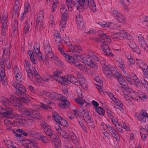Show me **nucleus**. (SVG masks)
Returning a JSON list of instances; mask_svg holds the SVG:
<instances>
[{
  "mask_svg": "<svg viewBox=\"0 0 148 148\" xmlns=\"http://www.w3.org/2000/svg\"><path fill=\"white\" fill-rule=\"evenodd\" d=\"M1 102L2 106L0 107V114H2L5 117L11 119L17 116V114L14 113L12 109L8 106L9 99L2 97Z\"/></svg>",
  "mask_w": 148,
  "mask_h": 148,
  "instance_id": "nucleus-1",
  "label": "nucleus"
},
{
  "mask_svg": "<svg viewBox=\"0 0 148 148\" xmlns=\"http://www.w3.org/2000/svg\"><path fill=\"white\" fill-rule=\"evenodd\" d=\"M12 86L16 89L14 93L20 97L21 102L25 104L28 103L29 99L26 95V90L25 87L20 83L16 82H13Z\"/></svg>",
  "mask_w": 148,
  "mask_h": 148,
  "instance_id": "nucleus-2",
  "label": "nucleus"
},
{
  "mask_svg": "<svg viewBox=\"0 0 148 148\" xmlns=\"http://www.w3.org/2000/svg\"><path fill=\"white\" fill-rule=\"evenodd\" d=\"M61 73V72L60 71H56L52 74V78L62 84L66 85L69 82L68 75L64 76H62L59 75Z\"/></svg>",
  "mask_w": 148,
  "mask_h": 148,
  "instance_id": "nucleus-3",
  "label": "nucleus"
},
{
  "mask_svg": "<svg viewBox=\"0 0 148 148\" xmlns=\"http://www.w3.org/2000/svg\"><path fill=\"white\" fill-rule=\"evenodd\" d=\"M29 110H27L25 108H22L20 109V112L25 115L24 118L25 124H27L28 125H31L32 124L33 121V118L30 116Z\"/></svg>",
  "mask_w": 148,
  "mask_h": 148,
  "instance_id": "nucleus-4",
  "label": "nucleus"
},
{
  "mask_svg": "<svg viewBox=\"0 0 148 148\" xmlns=\"http://www.w3.org/2000/svg\"><path fill=\"white\" fill-rule=\"evenodd\" d=\"M103 70L104 74L106 76L108 79H110L112 75L114 76L117 71L115 67H109L106 65L103 66Z\"/></svg>",
  "mask_w": 148,
  "mask_h": 148,
  "instance_id": "nucleus-5",
  "label": "nucleus"
},
{
  "mask_svg": "<svg viewBox=\"0 0 148 148\" xmlns=\"http://www.w3.org/2000/svg\"><path fill=\"white\" fill-rule=\"evenodd\" d=\"M44 47L45 53L47 58L51 60H54V53L48 41H46V43H45Z\"/></svg>",
  "mask_w": 148,
  "mask_h": 148,
  "instance_id": "nucleus-6",
  "label": "nucleus"
},
{
  "mask_svg": "<svg viewBox=\"0 0 148 148\" xmlns=\"http://www.w3.org/2000/svg\"><path fill=\"white\" fill-rule=\"evenodd\" d=\"M84 3L85 8L89 7L90 10L93 12L96 11V5L94 0H85Z\"/></svg>",
  "mask_w": 148,
  "mask_h": 148,
  "instance_id": "nucleus-7",
  "label": "nucleus"
},
{
  "mask_svg": "<svg viewBox=\"0 0 148 148\" xmlns=\"http://www.w3.org/2000/svg\"><path fill=\"white\" fill-rule=\"evenodd\" d=\"M65 42L66 44L67 43L69 44L68 46V50L69 52L77 53H79L82 52V49L80 46L72 45L69 41L68 42Z\"/></svg>",
  "mask_w": 148,
  "mask_h": 148,
  "instance_id": "nucleus-8",
  "label": "nucleus"
},
{
  "mask_svg": "<svg viewBox=\"0 0 148 148\" xmlns=\"http://www.w3.org/2000/svg\"><path fill=\"white\" fill-rule=\"evenodd\" d=\"M82 58L83 62L86 65L90 66L91 67L94 69H96L97 66L89 57L84 56Z\"/></svg>",
  "mask_w": 148,
  "mask_h": 148,
  "instance_id": "nucleus-9",
  "label": "nucleus"
},
{
  "mask_svg": "<svg viewBox=\"0 0 148 148\" xmlns=\"http://www.w3.org/2000/svg\"><path fill=\"white\" fill-rule=\"evenodd\" d=\"M43 127L44 131L50 139L52 138H53L55 137L56 134H54L50 126L45 124L43 126Z\"/></svg>",
  "mask_w": 148,
  "mask_h": 148,
  "instance_id": "nucleus-10",
  "label": "nucleus"
},
{
  "mask_svg": "<svg viewBox=\"0 0 148 148\" xmlns=\"http://www.w3.org/2000/svg\"><path fill=\"white\" fill-rule=\"evenodd\" d=\"M125 90L123 91L125 95H127L129 97H131L134 99H136L137 95L135 93L134 91L129 87H127Z\"/></svg>",
  "mask_w": 148,
  "mask_h": 148,
  "instance_id": "nucleus-11",
  "label": "nucleus"
},
{
  "mask_svg": "<svg viewBox=\"0 0 148 148\" xmlns=\"http://www.w3.org/2000/svg\"><path fill=\"white\" fill-rule=\"evenodd\" d=\"M23 144L27 148H39L36 142H32L28 139L23 141Z\"/></svg>",
  "mask_w": 148,
  "mask_h": 148,
  "instance_id": "nucleus-12",
  "label": "nucleus"
},
{
  "mask_svg": "<svg viewBox=\"0 0 148 148\" xmlns=\"http://www.w3.org/2000/svg\"><path fill=\"white\" fill-rule=\"evenodd\" d=\"M137 117L138 121L145 123L146 121V118H148V114L145 112V110H142L140 113L138 115Z\"/></svg>",
  "mask_w": 148,
  "mask_h": 148,
  "instance_id": "nucleus-13",
  "label": "nucleus"
},
{
  "mask_svg": "<svg viewBox=\"0 0 148 148\" xmlns=\"http://www.w3.org/2000/svg\"><path fill=\"white\" fill-rule=\"evenodd\" d=\"M111 13L113 16L119 22L123 23L124 22L125 19L124 17L116 10L113 9Z\"/></svg>",
  "mask_w": 148,
  "mask_h": 148,
  "instance_id": "nucleus-14",
  "label": "nucleus"
},
{
  "mask_svg": "<svg viewBox=\"0 0 148 148\" xmlns=\"http://www.w3.org/2000/svg\"><path fill=\"white\" fill-rule=\"evenodd\" d=\"M55 128L57 130L58 133L60 134L63 138L66 139L67 140H69V135L66 133V132L61 129L60 126H59L58 127H55Z\"/></svg>",
  "mask_w": 148,
  "mask_h": 148,
  "instance_id": "nucleus-15",
  "label": "nucleus"
},
{
  "mask_svg": "<svg viewBox=\"0 0 148 148\" xmlns=\"http://www.w3.org/2000/svg\"><path fill=\"white\" fill-rule=\"evenodd\" d=\"M100 45L102 50L106 55L109 56H113V54L111 52V50L107 45L104 44Z\"/></svg>",
  "mask_w": 148,
  "mask_h": 148,
  "instance_id": "nucleus-16",
  "label": "nucleus"
},
{
  "mask_svg": "<svg viewBox=\"0 0 148 148\" xmlns=\"http://www.w3.org/2000/svg\"><path fill=\"white\" fill-rule=\"evenodd\" d=\"M27 109L30 110V116L32 118H34L36 119H40L42 118V116L38 112L34 110H32L30 108H27Z\"/></svg>",
  "mask_w": 148,
  "mask_h": 148,
  "instance_id": "nucleus-17",
  "label": "nucleus"
},
{
  "mask_svg": "<svg viewBox=\"0 0 148 148\" xmlns=\"http://www.w3.org/2000/svg\"><path fill=\"white\" fill-rule=\"evenodd\" d=\"M139 44L142 48L146 50L148 48L146 42L141 35L138 37Z\"/></svg>",
  "mask_w": 148,
  "mask_h": 148,
  "instance_id": "nucleus-18",
  "label": "nucleus"
},
{
  "mask_svg": "<svg viewBox=\"0 0 148 148\" xmlns=\"http://www.w3.org/2000/svg\"><path fill=\"white\" fill-rule=\"evenodd\" d=\"M15 77L18 83H21L22 81L21 74L18 68L16 66L14 68Z\"/></svg>",
  "mask_w": 148,
  "mask_h": 148,
  "instance_id": "nucleus-19",
  "label": "nucleus"
},
{
  "mask_svg": "<svg viewBox=\"0 0 148 148\" xmlns=\"http://www.w3.org/2000/svg\"><path fill=\"white\" fill-rule=\"evenodd\" d=\"M85 0H78L74 2L73 5H74L77 10L84 8Z\"/></svg>",
  "mask_w": 148,
  "mask_h": 148,
  "instance_id": "nucleus-20",
  "label": "nucleus"
},
{
  "mask_svg": "<svg viewBox=\"0 0 148 148\" xmlns=\"http://www.w3.org/2000/svg\"><path fill=\"white\" fill-rule=\"evenodd\" d=\"M100 38L102 39V40L100 39H98L97 40V42L103 44L105 42H110L111 41L110 39L109 38L108 36L105 34L100 37Z\"/></svg>",
  "mask_w": 148,
  "mask_h": 148,
  "instance_id": "nucleus-21",
  "label": "nucleus"
},
{
  "mask_svg": "<svg viewBox=\"0 0 148 148\" xmlns=\"http://www.w3.org/2000/svg\"><path fill=\"white\" fill-rule=\"evenodd\" d=\"M100 38L102 39V40L100 39H98L97 40V42L103 44L105 42H110L111 41L110 39L109 38L108 36L105 34L100 37Z\"/></svg>",
  "mask_w": 148,
  "mask_h": 148,
  "instance_id": "nucleus-22",
  "label": "nucleus"
},
{
  "mask_svg": "<svg viewBox=\"0 0 148 148\" xmlns=\"http://www.w3.org/2000/svg\"><path fill=\"white\" fill-rule=\"evenodd\" d=\"M76 20L77 27L80 29H83L84 28V22L83 21L82 18L80 16L77 17Z\"/></svg>",
  "mask_w": 148,
  "mask_h": 148,
  "instance_id": "nucleus-23",
  "label": "nucleus"
},
{
  "mask_svg": "<svg viewBox=\"0 0 148 148\" xmlns=\"http://www.w3.org/2000/svg\"><path fill=\"white\" fill-rule=\"evenodd\" d=\"M114 77L117 79L120 84L123 83L126 84V82L125 79L118 71L116 72Z\"/></svg>",
  "mask_w": 148,
  "mask_h": 148,
  "instance_id": "nucleus-24",
  "label": "nucleus"
},
{
  "mask_svg": "<svg viewBox=\"0 0 148 148\" xmlns=\"http://www.w3.org/2000/svg\"><path fill=\"white\" fill-rule=\"evenodd\" d=\"M50 140L51 142L53 143L54 144L56 147H58L60 146L61 145L60 140L56 135H55V137L53 138H51Z\"/></svg>",
  "mask_w": 148,
  "mask_h": 148,
  "instance_id": "nucleus-25",
  "label": "nucleus"
},
{
  "mask_svg": "<svg viewBox=\"0 0 148 148\" xmlns=\"http://www.w3.org/2000/svg\"><path fill=\"white\" fill-rule=\"evenodd\" d=\"M43 11L42 10H41L39 12L37 16L36 24L38 25H39L40 21H43Z\"/></svg>",
  "mask_w": 148,
  "mask_h": 148,
  "instance_id": "nucleus-26",
  "label": "nucleus"
},
{
  "mask_svg": "<svg viewBox=\"0 0 148 148\" xmlns=\"http://www.w3.org/2000/svg\"><path fill=\"white\" fill-rule=\"evenodd\" d=\"M2 29L1 36L0 38V44H3V42L5 38L8 28H2Z\"/></svg>",
  "mask_w": 148,
  "mask_h": 148,
  "instance_id": "nucleus-27",
  "label": "nucleus"
},
{
  "mask_svg": "<svg viewBox=\"0 0 148 148\" xmlns=\"http://www.w3.org/2000/svg\"><path fill=\"white\" fill-rule=\"evenodd\" d=\"M108 25V28L110 29H116L118 30H120L121 29V26L115 23H110Z\"/></svg>",
  "mask_w": 148,
  "mask_h": 148,
  "instance_id": "nucleus-28",
  "label": "nucleus"
},
{
  "mask_svg": "<svg viewBox=\"0 0 148 148\" xmlns=\"http://www.w3.org/2000/svg\"><path fill=\"white\" fill-rule=\"evenodd\" d=\"M3 58H1L0 59V75H3L5 73V65Z\"/></svg>",
  "mask_w": 148,
  "mask_h": 148,
  "instance_id": "nucleus-29",
  "label": "nucleus"
},
{
  "mask_svg": "<svg viewBox=\"0 0 148 148\" xmlns=\"http://www.w3.org/2000/svg\"><path fill=\"white\" fill-rule=\"evenodd\" d=\"M9 103H10L13 104L14 106H17V103H18L19 100L17 97L13 96L9 99Z\"/></svg>",
  "mask_w": 148,
  "mask_h": 148,
  "instance_id": "nucleus-30",
  "label": "nucleus"
},
{
  "mask_svg": "<svg viewBox=\"0 0 148 148\" xmlns=\"http://www.w3.org/2000/svg\"><path fill=\"white\" fill-rule=\"evenodd\" d=\"M109 132L111 134L112 136L116 139V140H119L120 137L117 132L114 128L111 130Z\"/></svg>",
  "mask_w": 148,
  "mask_h": 148,
  "instance_id": "nucleus-31",
  "label": "nucleus"
},
{
  "mask_svg": "<svg viewBox=\"0 0 148 148\" xmlns=\"http://www.w3.org/2000/svg\"><path fill=\"white\" fill-rule=\"evenodd\" d=\"M18 23L15 22L13 25L12 30L13 32H12V35L15 36L16 34H18Z\"/></svg>",
  "mask_w": 148,
  "mask_h": 148,
  "instance_id": "nucleus-32",
  "label": "nucleus"
},
{
  "mask_svg": "<svg viewBox=\"0 0 148 148\" xmlns=\"http://www.w3.org/2000/svg\"><path fill=\"white\" fill-rule=\"evenodd\" d=\"M59 106L61 108L63 109L70 106V102L68 100H65L62 103L59 104Z\"/></svg>",
  "mask_w": 148,
  "mask_h": 148,
  "instance_id": "nucleus-33",
  "label": "nucleus"
},
{
  "mask_svg": "<svg viewBox=\"0 0 148 148\" xmlns=\"http://www.w3.org/2000/svg\"><path fill=\"white\" fill-rule=\"evenodd\" d=\"M52 114L53 117L54 118L55 120L57 123H58L62 118L58 114L55 112H53Z\"/></svg>",
  "mask_w": 148,
  "mask_h": 148,
  "instance_id": "nucleus-34",
  "label": "nucleus"
},
{
  "mask_svg": "<svg viewBox=\"0 0 148 148\" xmlns=\"http://www.w3.org/2000/svg\"><path fill=\"white\" fill-rule=\"evenodd\" d=\"M78 83H79L81 85L82 87L83 88H87L88 85L86 83V81L85 80L84 78H83L82 79H80L79 80Z\"/></svg>",
  "mask_w": 148,
  "mask_h": 148,
  "instance_id": "nucleus-35",
  "label": "nucleus"
},
{
  "mask_svg": "<svg viewBox=\"0 0 148 148\" xmlns=\"http://www.w3.org/2000/svg\"><path fill=\"white\" fill-rule=\"evenodd\" d=\"M68 76L69 82L76 84H77V83H79L78 80L73 76L70 75H68Z\"/></svg>",
  "mask_w": 148,
  "mask_h": 148,
  "instance_id": "nucleus-36",
  "label": "nucleus"
},
{
  "mask_svg": "<svg viewBox=\"0 0 148 148\" xmlns=\"http://www.w3.org/2000/svg\"><path fill=\"white\" fill-rule=\"evenodd\" d=\"M0 76L1 78L0 81L2 85L4 86H6L8 82L7 81L6 77L5 76V74H3V75H0Z\"/></svg>",
  "mask_w": 148,
  "mask_h": 148,
  "instance_id": "nucleus-37",
  "label": "nucleus"
},
{
  "mask_svg": "<svg viewBox=\"0 0 148 148\" xmlns=\"http://www.w3.org/2000/svg\"><path fill=\"white\" fill-rule=\"evenodd\" d=\"M10 57H8L7 58H3V60L4 61V62L7 68L8 69H10L11 68V66L10 64V62L9 60V59Z\"/></svg>",
  "mask_w": 148,
  "mask_h": 148,
  "instance_id": "nucleus-38",
  "label": "nucleus"
},
{
  "mask_svg": "<svg viewBox=\"0 0 148 148\" xmlns=\"http://www.w3.org/2000/svg\"><path fill=\"white\" fill-rule=\"evenodd\" d=\"M88 127L90 130H93L95 127V125L94 124V122L92 120L88 122L87 123Z\"/></svg>",
  "mask_w": 148,
  "mask_h": 148,
  "instance_id": "nucleus-39",
  "label": "nucleus"
},
{
  "mask_svg": "<svg viewBox=\"0 0 148 148\" xmlns=\"http://www.w3.org/2000/svg\"><path fill=\"white\" fill-rule=\"evenodd\" d=\"M34 53L37 54L40 52V47L39 44L35 43L34 46Z\"/></svg>",
  "mask_w": 148,
  "mask_h": 148,
  "instance_id": "nucleus-40",
  "label": "nucleus"
},
{
  "mask_svg": "<svg viewBox=\"0 0 148 148\" xmlns=\"http://www.w3.org/2000/svg\"><path fill=\"white\" fill-rule=\"evenodd\" d=\"M3 54L2 55V58H7L8 57H10V50H6V49H3Z\"/></svg>",
  "mask_w": 148,
  "mask_h": 148,
  "instance_id": "nucleus-41",
  "label": "nucleus"
},
{
  "mask_svg": "<svg viewBox=\"0 0 148 148\" xmlns=\"http://www.w3.org/2000/svg\"><path fill=\"white\" fill-rule=\"evenodd\" d=\"M78 68L84 72H86L87 70L88 71L90 70V69H88L85 65L81 63H80Z\"/></svg>",
  "mask_w": 148,
  "mask_h": 148,
  "instance_id": "nucleus-42",
  "label": "nucleus"
},
{
  "mask_svg": "<svg viewBox=\"0 0 148 148\" xmlns=\"http://www.w3.org/2000/svg\"><path fill=\"white\" fill-rule=\"evenodd\" d=\"M66 3L67 6L68 10L69 11H72L73 10V3L71 0H66Z\"/></svg>",
  "mask_w": 148,
  "mask_h": 148,
  "instance_id": "nucleus-43",
  "label": "nucleus"
},
{
  "mask_svg": "<svg viewBox=\"0 0 148 148\" xmlns=\"http://www.w3.org/2000/svg\"><path fill=\"white\" fill-rule=\"evenodd\" d=\"M24 65L26 71H28L31 70L30 67L31 66L30 62H29L27 60H25Z\"/></svg>",
  "mask_w": 148,
  "mask_h": 148,
  "instance_id": "nucleus-44",
  "label": "nucleus"
},
{
  "mask_svg": "<svg viewBox=\"0 0 148 148\" xmlns=\"http://www.w3.org/2000/svg\"><path fill=\"white\" fill-rule=\"evenodd\" d=\"M16 131L17 132L21 134V135H23L25 136H26L28 135V132H27V130L25 131L22 129L18 128L16 130Z\"/></svg>",
  "mask_w": 148,
  "mask_h": 148,
  "instance_id": "nucleus-45",
  "label": "nucleus"
},
{
  "mask_svg": "<svg viewBox=\"0 0 148 148\" xmlns=\"http://www.w3.org/2000/svg\"><path fill=\"white\" fill-rule=\"evenodd\" d=\"M95 109L97 112L99 114L103 115L104 114V110L103 108L99 107L98 108H95Z\"/></svg>",
  "mask_w": 148,
  "mask_h": 148,
  "instance_id": "nucleus-46",
  "label": "nucleus"
},
{
  "mask_svg": "<svg viewBox=\"0 0 148 148\" xmlns=\"http://www.w3.org/2000/svg\"><path fill=\"white\" fill-rule=\"evenodd\" d=\"M25 121L24 119H20L17 120L16 123V125H24L25 124Z\"/></svg>",
  "mask_w": 148,
  "mask_h": 148,
  "instance_id": "nucleus-47",
  "label": "nucleus"
},
{
  "mask_svg": "<svg viewBox=\"0 0 148 148\" xmlns=\"http://www.w3.org/2000/svg\"><path fill=\"white\" fill-rule=\"evenodd\" d=\"M58 124L64 127L67 126L68 125L67 122L65 120L62 118L60 120Z\"/></svg>",
  "mask_w": 148,
  "mask_h": 148,
  "instance_id": "nucleus-48",
  "label": "nucleus"
},
{
  "mask_svg": "<svg viewBox=\"0 0 148 148\" xmlns=\"http://www.w3.org/2000/svg\"><path fill=\"white\" fill-rule=\"evenodd\" d=\"M134 79H135L134 82L137 88H139L140 87V81L139 79H138L136 75L134 76Z\"/></svg>",
  "mask_w": 148,
  "mask_h": 148,
  "instance_id": "nucleus-49",
  "label": "nucleus"
},
{
  "mask_svg": "<svg viewBox=\"0 0 148 148\" xmlns=\"http://www.w3.org/2000/svg\"><path fill=\"white\" fill-rule=\"evenodd\" d=\"M127 33L125 30H121L119 32V35L121 37L123 38H125L127 36Z\"/></svg>",
  "mask_w": 148,
  "mask_h": 148,
  "instance_id": "nucleus-50",
  "label": "nucleus"
},
{
  "mask_svg": "<svg viewBox=\"0 0 148 148\" xmlns=\"http://www.w3.org/2000/svg\"><path fill=\"white\" fill-rule=\"evenodd\" d=\"M55 42L57 46L59 47L62 41V39L61 37H57L55 39Z\"/></svg>",
  "mask_w": 148,
  "mask_h": 148,
  "instance_id": "nucleus-51",
  "label": "nucleus"
},
{
  "mask_svg": "<svg viewBox=\"0 0 148 148\" xmlns=\"http://www.w3.org/2000/svg\"><path fill=\"white\" fill-rule=\"evenodd\" d=\"M40 138L42 141L44 143H48L49 141V139L46 136L41 135L40 136Z\"/></svg>",
  "mask_w": 148,
  "mask_h": 148,
  "instance_id": "nucleus-52",
  "label": "nucleus"
},
{
  "mask_svg": "<svg viewBox=\"0 0 148 148\" xmlns=\"http://www.w3.org/2000/svg\"><path fill=\"white\" fill-rule=\"evenodd\" d=\"M28 132V135L32 137H35V135L36 134V132L35 131H32L29 129H28L27 130Z\"/></svg>",
  "mask_w": 148,
  "mask_h": 148,
  "instance_id": "nucleus-53",
  "label": "nucleus"
},
{
  "mask_svg": "<svg viewBox=\"0 0 148 148\" xmlns=\"http://www.w3.org/2000/svg\"><path fill=\"white\" fill-rule=\"evenodd\" d=\"M75 100L77 103L81 105H83L84 104V102L85 101L84 99H80H80L77 98L75 99Z\"/></svg>",
  "mask_w": 148,
  "mask_h": 148,
  "instance_id": "nucleus-54",
  "label": "nucleus"
},
{
  "mask_svg": "<svg viewBox=\"0 0 148 148\" xmlns=\"http://www.w3.org/2000/svg\"><path fill=\"white\" fill-rule=\"evenodd\" d=\"M113 101L115 102L116 105L120 108H121L123 106L122 102L117 99L116 98Z\"/></svg>",
  "mask_w": 148,
  "mask_h": 148,
  "instance_id": "nucleus-55",
  "label": "nucleus"
},
{
  "mask_svg": "<svg viewBox=\"0 0 148 148\" xmlns=\"http://www.w3.org/2000/svg\"><path fill=\"white\" fill-rule=\"evenodd\" d=\"M143 71L145 70V69L148 68V66L147 64L143 62V63L141 64V65L138 66Z\"/></svg>",
  "mask_w": 148,
  "mask_h": 148,
  "instance_id": "nucleus-56",
  "label": "nucleus"
},
{
  "mask_svg": "<svg viewBox=\"0 0 148 148\" xmlns=\"http://www.w3.org/2000/svg\"><path fill=\"white\" fill-rule=\"evenodd\" d=\"M58 99L61 101V103H62L63 101H64L65 100H67L66 97L60 94L59 95Z\"/></svg>",
  "mask_w": 148,
  "mask_h": 148,
  "instance_id": "nucleus-57",
  "label": "nucleus"
},
{
  "mask_svg": "<svg viewBox=\"0 0 148 148\" xmlns=\"http://www.w3.org/2000/svg\"><path fill=\"white\" fill-rule=\"evenodd\" d=\"M37 55V57L39 61H45V57H43L42 54L40 52L36 54Z\"/></svg>",
  "mask_w": 148,
  "mask_h": 148,
  "instance_id": "nucleus-58",
  "label": "nucleus"
},
{
  "mask_svg": "<svg viewBox=\"0 0 148 148\" xmlns=\"http://www.w3.org/2000/svg\"><path fill=\"white\" fill-rule=\"evenodd\" d=\"M128 45L130 48L132 49V50L137 47L136 43L134 42H130V43L128 44Z\"/></svg>",
  "mask_w": 148,
  "mask_h": 148,
  "instance_id": "nucleus-59",
  "label": "nucleus"
},
{
  "mask_svg": "<svg viewBox=\"0 0 148 148\" xmlns=\"http://www.w3.org/2000/svg\"><path fill=\"white\" fill-rule=\"evenodd\" d=\"M29 25L28 23H26L24 24V32L25 34L28 32L29 29Z\"/></svg>",
  "mask_w": 148,
  "mask_h": 148,
  "instance_id": "nucleus-60",
  "label": "nucleus"
},
{
  "mask_svg": "<svg viewBox=\"0 0 148 148\" xmlns=\"http://www.w3.org/2000/svg\"><path fill=\"white\" fill-rule=\"evenodd\" d=\"M66 20L64 21L62 20V19L61 20V22H60V29H62L63 28L65 27V25L66 24Z\"/></svg>",
  "mask_w": 148,
  "mask_h": 148,
  "instance_id": "nucleus-61",
  "label": "nucleus"
},
{
  "mask_svg": "<svg viewBox=\"0 0 148 148\" xmlns=\"http://www.w3.org/2000/svg\"><path fill=\"white\" fill-rule=\"evenodd\" d=\"M140 135L144 134L147 135H148V130H146L144 128H141L140 131Z\"/></svg>",
  "mask_w": 148,
  "mask_h": 148,
  "instance_id": "nucleus-62",
  "label": "nucleus"
},
{
  "mask_svg": "<svg viewBox=\"0 0 148 148\" xmlns=\"http://www.w3.org/2000/svg\"><path fill=\"white\" fill-rule=\"evenodd\" d=\"M60 12L62 13H68L67 9L64 8V5H62V7L60 9Z\"/></svg>",
  "mask_w": 148,
  "mask_h": 148,
  "instance_id": "nucleus-63",
  "label": "nucleus"
},
{
  "mask_svg": "<svg viewBox=\"0 0 148 148\" xmlns=\"http://www.w3.org/2000/svg\"><path fill=\"white\" fill-rule=\"evenodd\" d=\"M116 61L117 62L119 66L124 65V62L122 59L119 58L116 59Z\"/></svg>",
  "mask_w": 148,
  "mask_h": 148,
  "instance_id": "nucleus-64",
  "label": "nucleus"
}]
</instances>
